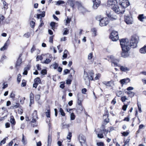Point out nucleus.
I'll return each instance as SVG.
<instances>
[{
    "instance_id": "nucleus-1",
    "label": "nucleus",
    "mask_w": 146,
    "mask_h": 146,
    "mask_svg": "<svg viewBox=\"0 0 146 146\" xmlns=\"http://www.w3.org/2000/svg\"><path fill=\"white\" fill-rule=\"evenodd\" d=\"M120 44L121 46L122 52L121 53L122 57L124 58L128 57L129 55L128 51L130 48L127 44H129V40L127 39H122L120 40Z\"/></svg>"
},
{
    "instance_id": "nucleus-2",
    "label": "nucleus",
    "mask_w": 146,
    "mask_h": 146,
    "mask_svg": "<svg viewBox=\"0 0 146 146\" xmlns=\"http://www.w3.org/2000/svg\"><path fill=\"white\" fill-rule=\"evenodd\" d=\"M119 3L120 7H113V10L117 14H123L125 11V8L130 5V3L127 0H123L121 2L119 1Z\"/></svg>"
},
{
    "instance_id": "nucleus-3",
    "label": "nucleus",
    "mask_w": 146,
    "mask_h": 146,
    "mask_svg": "<svg viewBox=\"0 0 146 146\" xmlns=\"http://www.w3.org/2000/svg\"><path fill=\"white\" fill-rule=\"evenodd\" d=\"M67 3L73 9L74 8L75 5H77L80 13L83 15H84L88 12V11L80 1H75L74 0H68Z\"/></svg>"
},
{
    "instance_id": "nucleus-4",
    "label": "nucleus",
    "mask_w": 146,
    "mask_h": 146,
    "mask_svg": "<svg viewBox=\"0 0 146 146\" xmlns=\"http://www.w3.org/2000/svg\"><path fill=\"white\" fill-rule=\"evenodd\" d=\"M139 41V37L136 35H134L132 36L129 41V44L127 45L129 46V48H134L137 46V44Z\"/></svg>"
},
{
    "instance_id": "nucleus-5",
    "label": "nucleus",
    "mask_w": 146,
    "mask_h": 146,
    "mask_svg": "<svg viewBox=\"0 0 146 146\" xmlns=\"http://www.w3.org/2000/svg\"><path fill=\"white\" fill-rule=\"evenodd\" d=\"M110 38L113 41L117 40L119 38L118 34L117 32L113 31L110 34Z\"/></svg>"
},
{
    "instance_id": "nucleus-6",
    "label": "nucleus",
    "mask_w": 146,
    "mask_h": 146,
    "mask_svg": "<svg viewBox=\"0 0 146 146\" xmlns=\"http://www.w3.org/2000/svg\"><path fill=\"white\" fill-rule=\"evenodd\" d=\"M108 58H110L111 62L112 63L111 65L112 66H119L118 65V64L117 63V62H119L118 60L115 59L114 56L112 55L109 56H108Z\"/></svg>"
},
{
    "instance_id": "nucleus-7",
    "label": "nucleus",
    "mask_w": 146,
    "mask_h": 146,
    "mask_svg": "<svg viewBox=\"0 0 146 146\" xmlns=\"http://www.w3.org/2000/svg\"><path fill=\"white\" fill-rule=\"evenodd\" d=\"M109 21L107 17H103L99 23V25L101 27L106 26L109 23Z\"/></svg>"
},
{
    "instance_id": "nucleus-8",
    "label": "nucleus",
    "mask_w": 146,
    "mask_h": 146,
    "mask_svg": "<svg viewBox=\"0 0 146 146\" xmlns=\"http://www.w3.org/2000/svg\"><path fill=\"white\" fill-rule=\"evenodd\" d=\"M117 2L116 0H108L107 4L108 5L111 6V9L113 10V8L115 7H117Z\"/></svg>"
},
{
    "instance_id": "nucleus-9",
    "label": "nucleus",
    "mask_w": 146,
    "mask_h": 146,
    "mask_svg": "<svg viewBox=\"0 0 146 146\" xmlns=\"http://www.w3.org/2000/svg\"><path fill=\"white\" fill-rule=\"evenodd\" d=\"M107 16L109 17L110 20H116L117 19V17L113 15L112 12H110L108 11L106 12Z\"/></svg>"
},
{
    "instance_id": "nucleus-10",
    "label": "nucleus",
    "mask_w": 146,
    "mask_h": 146,
    "mask_svg": "<svg viewBox=\"0 0 146 146\" xmlns=\"http://www.w3.org/2000/svg\"><path fill=\"white\" fill-rule=\"evenodd\" d=\"M78 139L81 144L82 146V144L86 146V144L85 143L86 138L82 135H80L79 136Z\"/></svg>"
},
{
    "instance_id": "nucleus-11",
    "label": "nucleus",
    "mask_w": 146,
    "mask_h": 146,
    "mask_svg": "<svg viewBox=\"0 0 146 146\" xmlns=\"http://www.w3.org/2000/svg\"><path fill=\"white\" fill-rule=\"evenodd\" d=\"M124 21L127 24H132L133 22V18L128 16H125L124 18Z\"/></svg>"
},
{
    "instance_id": "nucleus-12",
    "label": "nucleus",
    "mask_w": 146,
    "mask_h": 146,
    "mask_svg": "<svg viewBox=\"0 0 146 146\" xmlns=\"http://www.w3.org/2000/svg\"><path fill=\"white\" fill-rule=\"evenodd\" d=\"M93 7L95 9H96L99 7L100 3V0H93Z\"/></svg>"
},
{
    "instance_id": "nucleus-13",
    "label": "nucleus",
    "mask_w": 146,
    "mask_h": 146,
    "mask_svg": "<svg viewBox=\"0 0 146 146\" xmlns=\"http://www.w3.org/2000/svg\"><path fill=\"white\" fill-rule=\"evenodd\" d=\"M84 79L86 83L90 81V78L88 76V74L85 71L84 72Z\"/></svg>"
},
{
    "instance_id": "nucleus-14",
    "label": "nucleus",
    "mask_w": 146,
    "mask_h": 146,
    "mask_svg": "<svg viewBox=\"0 0 146 146\" xmlns=\"http://www.w3.org/2000/svg\"><path fill=\"white\" fill-rule=\"evenodd\" d=\"M38 118V116L37 115V111L36 110H35L33 113V119L31 121L32 123H35L36 122V119Z\"/></svg>"
},
{
    "instance_id": "nucleus-15",
    "label": "nucleus",
    "mask_w": 146,
    "mask_h": 146,
    "mask_svg": "<svg viewBox=\"0 0 146 146\" xmlns=\"http://www.w3.org/2000/svg\"><path fill=\"white\" fill-rule=\"evenodd\" d=\"M130 80L129 78L122 79L120 80L119 82L122 85L125 84H126L129 82Z\"/></svg>"
},
{
    "instance_id": "nucleus-16",
    "label": "nucleus",
    "mask_w": 146,
    "mask_h": 146,
    "mask_svg": "<svg viewBox=\"0 0 146 146\" xmlns=\"http://www.w3.org/2000/svg\"><path fill=\"white\" fill-rule=\"evenodd\" d=\"M22 56V54H20L19 55V58L18 59L15 65L17 67L19 66L22 63V59L21 58H20Z\"/></svg>"
},
{
    "instance_id": "nucleus-17",
    "label": "nucleus",
    "mask_w": 146,
    "mask_h": 146,
    "mask_svg": "<svg viewBox=\"0 0 146 146\" xmlns=\"http://www.w3.org/2000/svg\"><path fill=\"white\" fill-rule=\"evenodd\" d=\"M52 142V135L51 134L49 133L48 134V144L47 146H50Z\"/></svg>"
},
{
    "instance_id": "nucleus-18",
    "label": "nucleus",
    "mask_w": 146,
    "mask_h": 146,
    "mask_svg": "<svg viewBox=\"0 0 146 146\" xmlns=\"http://www.w3.org/2000/svg\"><path fill=\"white\" fill-rule=\"evenodd\" d=\"M34 96L33 93H31L30 95V103L29 106H31L33 103L34 102Z\"/></svg>"
},
{
    "instance_id": "nucleus-19",
    "label": "nucleus",
    "mask_w": 146,
    "mask_h": 146,
    "mask_svg": "<svg viewBox=\"0 0 146 146\" xmlns=\"http://www.w3.org/2000/svg\"><path fill=\"white\" fill-rule=\"evenodd\" d=\"M108 114H106L104 115L103 118L104 119V122H106L105 125L109 122V119L108 118Z\"/></svg>"
},
{
    "instance_id": "nucleus-20",
    "label": "nucleus",
    "mask_w": 146,
    "mask_h": 146,
    "mask_svg": "<svg viewBox=\"0 0 146 146\" xmlns=\"http://www.w3.org/2000/svg\"><path fill=\"white\" fill-rule=\"evenodd\" d=\"M45 11H43L42 12V13L41 14H37V18L38 19H39L40 18H42V17H44L45 15Z\"/></svg>"
},
{
    "instance_id": "nucleus-21",
    "label": "nucleus",
    "mask_w": 146,
    "mask_h": 146,
    "mask_svg": "<svg viewBox=\"0 0 146 146\" xmlns=\"http://www.w3.org/2000/svg\"><path fill=\"white\" fill-rule=\"evenodd\" d=\"M81 95V94L80 93H78L77 94V98L78 99V104L79 106L82 105V101L81 100H80V97Z\"/></svg>"
},
{
    "instance_id": "nucleus-22",
    "label": "nucleus",
    "mask_w": 146,
    "mask_h": 146,
    "mask_svg": "<svg viewBox=\"0 0 146 146\" xmlns=\"http://www.w3.org/2000/svg\"><path fill=\"white\" fill-rule=\"evenodd\" d=\"M83 109V107L82 105L79 106L77 108L76 111L78 113H80Z\"/></svg>"
},
{
    "instance_id": "nucleus-23",
    "label": "nucleus",
    "mask_w": 146,
    "mask_h": 146,
    "mask_svg": "<svg viewBox=\"0 0 146 146\" xmlns=\"http://www.w3.org/2000/svg\"><path fill=\"white\" fill-rule=\"evenodd\" d=\"M58 66V64L56 62H54V63L51 64L50 66V68H52L54 69H56Z\"/></svg>"
},
{
    "instance_id": "nucleus-24",
    "label": "nucleus",
    "mask_w": 146,
    "mask_h": 146,
    "mask_svg": "<svg viewBox=\"0 0 146 146\" xmlns=\"http://www.w3.org/2000/svg\"><path fill=\"white\" fill-rule=\"evenodd\" d=\"M139 51L141 53H146V45L144 46L143 47L140 48Z\"/></svg>"
},
{
    "instance_id": "nucleus-25",
    "label": "nucleus",
    "mask_w": 146,
    "mask_h": 146,
    "mask_svg": "<svg viewBox=\"0 0 146 146\" xmlns=\"http://www.w3.org/2000/svg\"><path fill=\"white\" fill-rule=\"evenodd\" d=\"M120 69L121 71L126 72L129 70V68H127L125 66H120Z\"/></svg>"
},
{
    "instance_id": "nucleus-26",
    "label": "nucleus",
    "mask_w": 146,
    "mask_h": 146,
    "mask_svg": "<svg viewBox=\"0 0 146 146\" xmlns=\"http://www.w3.org/2000/svg\"><path fill=\"white\" fill-rule=\"evenodd\" d=\"M68 53V51L67 50H65L64 51L63 54L62 56V60H64L67 58Z\"/></svg>"
},
{
    "instance_id": "nucleus-27",
    "label": "nucleus",
    "mask_w": 146,
    "mask_h": 146,
    "mask_svg": "<svg viewBox=\"0 0 146 146\" xmlns=\"http://www.w3.org/2000/svg\"><path fill=\"white\" fill-rule=\"evenodd\" d=\"M89 73L90 76V78H89L90 80H93V77L94 75L93 71L92 70H91L90 71Z\"/></svg>"
},
{
    "instance_id": "nucleus-28",
    "label": "nucleus",
    "mask_w": 146,
    "mask_h": 146,
    "mask_svg": "<svg viewBox=\"0 0 146 146\" xmlns=\"http://www.w3.org/2000/svg\"><path fill=\"white\" fill-rule=\"evenodd\" d=\"M10 122L13 125H15V122L14 117L13 116H11L10 117Z\"/></svg>"
},
{
    "instance_id": "nucleus-29",
    "label": "nucleus",
    "mask_w": 146,
    "mask_h": 146,
    "mask_svg": "<svg viewBox=\"0 0 146 146\" xmlns=\"http://www.w3.org/2000/svg\"><path fill=\"white\" fill-rule=\"evenodd\" d=\"M20 106V104L18 103H16L15 105L12 106L11 107V108L13 109H15L19 107Z\"/></svg>"
},
{
    "instance_id": "nucleus-30",
    "label": "nucleus",
    "mask_w": 146,
    "mask_h": 146,
    "mask_svg": "<svg viewBox=\"0 0 146 146\" xmlns=\"http://www.w3.org/2000/svg\"><path fill=\"white\" fill-rule=\"evenodd\" d=\"M138 18L139 20L140 21H143V19H145V17H144L143 14L139 15L138 16Z\"/></svg>"
},
{
    "instance_id": "nucleus-31",
    "label": "nucleus",
    "mask_w": 146,
    "mask_h": 146,
    "mask_svg": "<svg viewBox=\"0 0 146 146\" xmlns=\"http://www.w3.org/2000/svg\"><path fill=\"white\" fill-rule=\"evenodd\" d=\"M127 93L128 95L131 98L133 97L134 96V92L131 91L128 92H127Z\"/></svg>"
},
{
    "instance_id": "nucleus-32",
    "label": "nucleus",
    "mask_w": 146,
    "mask_h": 146,
    "mask_svg": "<svg viewBox=\"0 0 146 146\" xmlns=\"http://www.w3.org/2000/svg\"><path fill=\"white\" fill-rule=\"evenodd\" d=\"M123 92L120 90H117L116 92V94L117 96L120 97L121 95Z\"/></svg>"
},
{
    "instance_id": "nucleus-33",
    "label": "nucleus",
    "mask_w": 146,
    "mask_h": 146,
    "mask_svg": "<svg viewBox=\"0 0 146 146\" xmlns=\"http://www.w3.org/2000/svg\"><path fill=\"white\" fill-rule=\"evenodd\" d=\"M34 82L38 84H40L41 82V80L39 77H37L34 80Z\"/></svg>"
},
{
    "instance_id": "nucleus-34",
    "label": "nucleus",
    "mask_w": 146,
    "mask_h": 146,
    "mask_svg": "<svg viewBox=\"0 0 146 146\" xmlns=\"http://www.w3.org/2000/svg\"><path fill=\"white\" fill-rule=\"evenodd\" d=\"M56 23L54 22H51L50 23V25L52 27V29L53 30L55 29V26Z\"/></svg>"
},
{
    "instance_id": "nucleus-35",
    "label": "nucleus",
    "mask_w": 146,
    "mask_h": 146,
    "mask_svg": "<svg viewBox=\"0 0 146 146\" xmlns=\"http://www.w3.org/2000/svg\"><path fill=\"white\" fill-rule=\"evenodd\" d=\"M113 84V82L112 81H110L107 82L106 86H108L110 87L111 86V85Z\"/></svg>"
},
{
    "instance_id": "nucleus-36",
    "label": "nucleus",
    "mask_w": 146,
    "mask_h": 146,
    "mask_svg": "<svg viewBox=\"0 0 146 146\" xmlns=\"http://www.w3.org/2000/svg\"><path fill=\"white\" fill-rule=\"evenodd\" d=\"M59 112L60 113V114L62 116H64L65 115V113L64 112L63 110L62 109V108H60Z\"/></svg>"
},
{
    "instance_id": "nucleus-37",
    "label": "nucleus",
    "mask_w": 146,
    "mask_h": 146,
    "mask_svg": "<svg viewBox=\"0 0 146 146\" xmlns=\"http://www.w3.org/2000/svg\"><path fill=\"white\" fill-rule=\"evenodd\" d=\"M3 4L4 6V8L5 9H7L8 8V4L5 1H3Z\"/></svg>"
},
{
    "instance_id": "nucleus-38",
    "label": "nucleus",
    "mask_w": 146,
    "mask_h": 146,
    "mask_svg": "<svg viewBox=\"0 0 146 146\" xmlns=\"http://www.w3.org/2000/svg\"><path fill=\"white\" fill-rule=\"evenodd\" d=\"M21 75L20 74H19L17 76V81L18 83L19 84L21 81Z\"/></svg>"
},
{
    "instance_id": "nucleus-39",
    "label": "nucleus",
    "mask_w": 146,
    "mask_h": 146,
    "mask_svg": "<svg viewBox=\"0 0 146 146\" xmlns=\"http://www.w3.org/2000/svg\"><path fill=\"white\" fill-rule=\"evenodd\" d=\"M130 139L128 138L126 141L124 142V144L123 146H129V142Z\"/></svg>"
},
{
    "instance_id": "nucleus-40",
    "label": "nucleus",
    "mask_w": 146,
    "mask_h": 146,
    "mask_svg": "<svg viewBox=\"0 0 146 146\" xmlns=\"http://www.w3.org/2000/svg\"><path fill=\"white\" fill-rule=\"evenodd\" d=\"M75 115L74 113H72L70 114V119L71 120H74L75 119Z\"/></svg>"
},
{
    "instance_id": "nucleus-41",
    "label": "nucleus",
    "mask_w": 146,
    "mask_h": 146,
    "mask_svg": "<svg viewBox=\"0 0 146 146\" xmlns=\"http://www.w3.org/2000/svg\"><path fill=\"white\" fill-rule=\"evenodd\" d=\"M51 61V60L49 58H46L44 62L43 63L45 64H48Z\"/></svg>"
},
{
    "instance_id": "nucleus-42",
    "label": "nucleus",
    "mask_w": 146,
    "mask_h": 146,
    "mask_svg": "<svg viewBox=\"0 0 146 146\" xmlns=\"http://www.w3.org/2000/svg\"><path fill=\"white\" fill-rule=\"evenodd\" d=\"M102 17L101 16H97L96 17V19L100 21H100H101V20L102 19Z\"/></svg>"
},
{
    "instance_id": "nucleus-43",
    "label": "nucleus",
    "mask_w": 146,
    "mask_h": 146,
    "mask_svg": "<svg viewBox=\"0 0 146 146\" xmlns=\"http://www.w3.org/2000/svg\"><path fill=\"white\" fill-rule=\"evenodd\" d=\"M72 136V134L71 132H69L67 137V139L70 140Z\"/></svg>"
},
{
    "instance_id": "nucleus-44",
    "label": "nucleus",
    "mask_w": 146,
    "mask_h": 146,
    "mask_svg": "<svg viewBox=\"0 0 146 146\" xmlns=\"http://www.w3.org/2000/svg\"><path fill=\"white\" fill-rule=\"evenodd\" d=\"M46 115L48 117H49L50 116V111L49 110H48L46 112Z\"/></svg>"
},
{
    "instance_id": "nucleus-45",
    "label": "nucleus",
    "mask_w": 146,
    "mask_h": 146,
    "mask_svg": "<svg viewBox=\"0 0 146 146\" xmlns=\"http://www.w3.org/2000/svg\"><path fill=\"white\" fill-rule=\"evenodd\" d=\"M70 70H72V72L70 74L69 76L70 78H71L72 77V75H74V74L75 71L72 68H71Z\"/></svg>"
},
{
    "instance_id": "nucleus-46",
    "label": "nucleus",
    "mask_w": 146,
    "mask_h": 146,
    "mask_svg": "<svg viewBox=\"0 0 146 146\" xmlns=\"http://www.w3.org/2000/svg\"><path fill=\"white\" fill-rule=\"evenodd\" d=\"M21 141L23 145H25L26 144V143L25 142V140L24 136L23 134L22 135V138Z\"/></svg>"
},
{
    "instance_id": "nucleus-47",
    "label": "nucleus",
    "mask_w": 146,
    "mask_h": 146,
    "mask_svg": "<svg viewBox=\"0 0 146 146\" xmlns=\"http://www.w3.org/2000/svg\"><path fill=\"white\" fill-rule=\"evenodd\" d=\"M26 81L25 80H23L22 81L21 86L23 87H24L26 86Z\"/></svg>"
},
{
    "instance_id": "nucleus-48",
    "label": "nucleus",
    "mask_w": 146,
    "mask_h": 146,
    "mask_svg": "<svg viewBox=\"0 0 146 146\" xmlns=\"http://www.w3.org/2000/svg\"><path fill=\"white\" fill-rule=\"evenodd\" d=\"M137 106H138V108L139 111L140 113L142 111L141 108V104H138L137 103Z\"/></svg>"
},
{
    "instance_id": "nucleus-49",
    "label": "nucleus",
    "mask_w": 146,
    "mask_h": 146,
    "mask_svg": "<svg viewBox=\"0 0 146 146\" xmlns=\"http://www.w3.org/2000/svg\"><path fill=\"white\" fill-rule=\"evenodd\" d=\"M121 100L122 102H125L126 100H127V98L125 96H124L121 98Z\"/></svg>"
},
{
    "instance_id": "nucleus-50",
    "label": "nucleus",
    "mask_w": 146,
    "mask_h": 146,
    "mask_svg": "<svg viewBox=\"0 0 146 146\" xmlns=\"http://www.w3.org/2000/svg\"><path fill=\"white\" fill-rule=\"evenodd\" d=\"M42 58H43L42 56L40 55H38L36 58V61H38L39 59L41 60H42Z\"/></svg>"
},
{
    "instance_id": "nucleus-51",
    "label": "nucleus",
    "mask_w": 146,
    "mask_h": 146,
    "mask_svg": "<svg viewBox=\"0 0 146 146\" xmlns=\"http://www.w3.org/2000/svg\"><path fill=\"white\" fill-rule=\"evenodd\" d=\"M64 3V2L63 1H58L56 2V4L57 5H60Z\"/></svg>"
},
{
    "instance_id": "nucleus-52",
    "label": "nucleus",
    "mask_w": 146,
    "mask_h": 146,
    "mask_svg": "<svg viewBox=\"0 0 146 146\" xmlns=\"http://www.w3.org/2000/svg\"><path fill=\"white\" fill-rule=\"evenodd\" d=\"M41 73L43 75L46 74H47L46 70V69L42 70L41 71Z\"/></svg>"
},
{
    "instance_id": "nucleus-53",
    "label": "nucleus",
    "mask_w": 146,
    "mask_h": 146,
    "mask_svg": "<svg viewBox=\"0 0 146 146\" xmlns=\"http://www.w3.org/2000/svg\"><path fill=\"white\" fill-rule=\"evenodd\" d=\"M70 70L68 69H65L64 71V75H66L67 73H69L70 72Z\"/></svg>"
},
{
    "instance_id": "nucleus-54",
    "label": "nucleus",
    "mask_w": 146,
    "mask_h": 146,
    "mask_svg": "<svg viewBox=\"0 0 146 146\" xmlns=\"http://www.w3.org/2000/svg\"><path fill=\"white\" fill-rule=\"evenodd\" d=\"M30 36V33L28 32L26 33L24 35V36L27 38H29Z\"/></svg>"
},
{
    "instance_id": "nucleus-55",
    "label": "nucleus",
    "mask_w": 146,
    "mask_h": 146,
    "mask_svg": "<svg viewBox=\"0 0 146 146\" xmlns=\"http://www.w3.org/2000/svg\"><path fill=\"white\" fill-rule=\"evenodd\" d=\"M97 137L100 138H102L104 136L102 133L97 134Z\"/></svg>"
},
{
    "instance_id": "nucleus-56",
    "label": "nucleus",
    "mask_w": 146,
    "mask_h": 146,
    "mask_svg": "<svg viewBox=\"0 0 146 146\" xmlns=\"http://www.w3.org/2000/svg\"><path fill=\"white\" fill-rule=\"evenodd\" d=\"M101 75L100 74H96V76L95 78V80H96L98 79L100 77Z\"/></svg>"
},
{
    "instance_id": "nucleus-57",
    "label": "nucleus",
    "mask_w": 146,
    "mask_h": 146,
    "mask_svg": "<svg viewBox=\"0 0 146 146\" xmlns=\"http://www.w3.org/2000/svg\"><path fill=\"white\" fill-rule=\"evenodd\" d=\"M35 23L33 21H31L30 22L31 26V27H33L35 25Z\"/></svg>"
},
{
    "instance_id": "nucleus-58",
    "label": "nucleus",
    "mask_w": 146,
    "mask_h": 146,
    "mask_svg": "<svg viewBox=\"0 0 146 146\" xmlns=\"http://www.w3.org/2000/svg\"><path fill=\"white\" fill-rule=\"evenodd\" d=\"M88 58L89 60H90L92 59L93 57V54L92 53H90L88 56Z\"/></svg>"
},
{
    "instance_id": "nucleus-59",
    "label": "nucleus",
    "mask_w": 146,
    "mask_h": 146,
    "mask_svg": "<svg viewBox=\"0 0 146 146\" xmlns=\"http://www.w3.org/2000/svg\"><path fill=\"white\" fill-rule=\"evenodd\" d=\"M71 21V19L70 18L67 17L66 21V24H68L70 23Z\"/></svg>"
},
{
    "instance_id": "nucleus-60",
    "label": "nucleus",
    "mask_w": 146,
    "mask_h": 146,
    "mask_svg": "<svg viewBox=\"0 0 146 146\" xmlns=\"http://www.w3.org/2000/svg\"><path fill=\"white\" fill-rule=\"evenodd\" d=\"M25 99V97H23L22 99L20 100V102L21 104H23L24 102V100Z\"/></svg>"
},
{
    "instance_id": "nucleus-61",
    "label": "nucleus",
    "mask_w": 146,
    "mask_h": 146,
    "mask_svg": "<svg viewBox=\"0 0 146 146\" xmlns=\"http://www.w3.org/2000/svg\"><path fill=\"white\" fill-rule=\"evenodd\" d=\"M10 44V42H9V39H8L7 41H6V43L5 44V46H8L9 45V44Z\"/></svg>"
},
{
    "instance_id": "nucleus-62",
    "label": "nucleus",
    "mask_w": 146,
    "mask_h": 146,
    "mask_svg": "<svg viewBox=\"0 0 146 146\" xmlns=\"http://www.w3.org/2000/svg\"><path fill=\"white\" fill-rule=\"evenodd\" d=\"M129 133L127 131L124 132L122 133V135L125 136H127L129 134Z\"/></svg>"
},
{
    "instance_id": "nucleus-63",
    "label": "nucleus",
    "mask_w": 146,
    "mask_h": 146,
    "mask_svg": "<svg viewBox=\"0 0 146 146\" xmlns=\"http://www.w3.org/2000/svg\"><path fill=\"white\" fill-rule=\"evenodd\" d=\"M7 47L5 46V45H4V46L2 48H1L0 49V50L1 51L4 50H6L7 48Z\"/></svg>"
},
{
    "instance_id": "nucleus-64",
    "label": "nucleus",
    "mask_w": 146,
    "mask_h": 146,
    "mask_svg": "<svg viewBox=\"0 0 146 146\" xmlns=\"http://www.w3.org/2000/svg\"><path fill=\"white\" fill-rule=\"evenodd\" d=\"M97 144L98 146H104V144L102 142L97 143Z\"/></svg>"
}]
</instances>
